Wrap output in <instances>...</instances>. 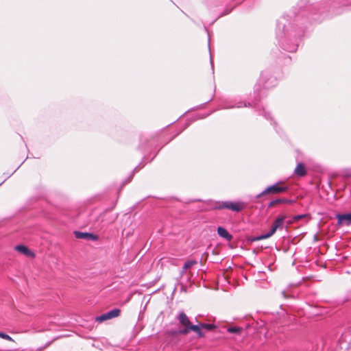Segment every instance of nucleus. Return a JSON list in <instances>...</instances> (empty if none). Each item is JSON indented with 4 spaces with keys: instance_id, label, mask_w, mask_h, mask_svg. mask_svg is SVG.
<instances>
[{
    "instance_id": "f257e3e1",
    "label": "nucleus",
    "mask_w": 351,
    "mask_h": 351,
    "mask_svg": "<svg viewBox=\"0 0 351 351\" xmlns=\"http://www.w3.org/2000/svg\"><path fill=\"white\" fill-rule=\"evenodd\" d=\"M177 319L179 323L184 327L180 332L182 334H187L189 331L192 330L196 332L199 337L203 336V333L200 331V327L198 325L191 324L189 317L184 312H180Z\"/></svg>"
},
{
    "instance_id": "f03ea898",
    "label": "nucleus",
    "mask_w": 351,
    "mask_h": 351,
    "mask_svg": "<svg viewBox=\"0 0 351 351\" xmlns=\"http://www.w3.org/2000/svg\"><path fill=\"white\" fill-rule=\"evenodd\" d=\"M245 205L242 202H222L217 206V208H228L235 212H239L243 210Z\"/></svg>"
},
{
    "instance_id": "7ed1b4c3",
    "label": "nucleus",
    "mask_w": 351,
    "mask_h": 351,
    "mask_svg": "<svg viewBox=\"0 0 351 351\" xmlns=\"http://www.w3.org/2000/svg\"><path fill=\"white\" fill-rule=\"evenodd\" d=\"M288 189L287 186H280L279 183H276L275 184H273L271 186H268L266 188L263 192L259 193L256 195V198H259L263 195L267 194V193H279L282 192H285Z\"/></svg>"
},
{
    "instance_id": "20e7f679",
    "label": "nucleus",
    "mask_w": 351,
    "mask_h": 351,
    "mask_svg": "<svg viewBox=\"0 0 351 351\" xmlns=\"http://www.w3.org/2000/svg\"><path fill=\"white\" fill-rule=\"evenodd\" d=\"M120 310L114 308L107 313H105L99 316L96 317L95 321L97 322H102L114 317H117L120 314Z\"/></svg>"
},
{
    "instance_id": "39448f33",
    "label": "nucleus",
    "mask_w": 351,
    "mask_h": 351,
    "mask_svg": "<svg viewBox=\"0 0 351 351\" xmlns=\"http://www.w3.org/2000/svg\"><path fill=\"white\" fill-rule=\"evenodd\" d=\"M339 225L349 226L351 225V213L346 214H338L336 215Z\"/></svg>"
},
{
    "instance_id": "423d86ee",
    "label": "nucleus",
    "mask_w": 351,
    "mask_h": 351,
    "mask_svg": "<svg viewBox=\"0 0 351 351\" xmlns=\"http://www.w3.org/2000/svg\"><path fill=\"white\" fill-rule=\"evenodd\" d=\"M74 233L77 239H85L88 241H96L97 239V237L96 235L90 233L77 231L75 232Z\"/></svg>"
},
{
    "instance_id": "0eeeda50",
    "label": "nucleus",
    "mask_w": 351,
    "mask_h": 351,
    "mask_svg": "<svg viewBox=\"0 0 351 351\" xmlns=\"http://www.w3.org/2000/svg\"><path fill=\"white\" fill-rule=\"evenodd\" d=\"M217 233L221 237L226 239L228 241L232 239V236L223 227H218Z\"/></svg>"
},
{
    "instance_id": "6e6552de",
    "label": "nucleus",
    "mask_w": 351,
    "mask_h": 351,
    "mask_svg": "<svg viewBox=\"0 0 351 351\" xmlns=\"http://www.w3.org/2000/svg\"><path fill=\"white\" fill-rule=\"evenodd\" d=\"M285 218V216H279L277 217L274 223V225L272 226V228H275L276 230L278 229H282Z\"/></svg>"
},
{
    "instance_id": "1a4fd4ad",
    "label": "nucleus",
    "mask_w": 351,
    "mask_h": 351,
    "mask_svg": "<svg viewBox=\"0 0 351 351\" xmlns=\"http://www.w3.org/2000/svg\"><path fill=\"white\" fill-rule=\"evenodd\" d=\"M15 250L27 256H33L34 254L25 245H19L15 247Z\"/></svg>"
},
{
    "instance_id": "9d476101",
    "label": "nucleus",
    "mask_w": 351,
    "mask_h": 351,
    "mask_svg": "<svg viewBox=\"0 0 351 351\" xmlns=\"http://www.w3.org/2000/svg\"><path fill=\"white\" fill-rule=\"evenodd\" d=\"M295 173L296 175L299 176H305L306 172L304 166L301 163L298 164L295 169Z\"/></svg>"
},
{
    "instance_id": "9b49d317",
    "label": "nucleus",
    "mask_w": 351,
    "mask_h": 351,
    "mask_svg": "<svg viewBox=\"0 0 351 351\" xmlns=\"http://www.w3.org/2000/svg\"><path fill=\"white\" fill-rule=\"evenodd\" d=\"M276 230H275V228H273L271 227V230L268 232L260 235L259 237H257L256 239L257 240H263V239L269 238L276 232Z\"/></svg>"
},
{
    "instance_id": "f8f14e48",
    "label": "nucleus",
    "mask_w": 351,
    "mask_h": 351,
    "mask_svg": "<svg viewBox=\"0 0 351 351\" xmlns=\"http://www.w3.org/2000/svg\"><path fill=\"white\" fill-rule=\"evenodd\" d=\"M291 201L287 199L281 198V199H276L275 200H273L269 202V207L274 206L275 205L280 203H291Z\"/></svg>"
},
{
    "instance_id": "ddd939ff",
    "label": "nucleus",
    "mask_w": 351,
    "mask_h": 351,
    "mask_svg": "<svg viewBox=\"0 0 351 351\" xmlns=\"http://www.w3.org/2000/svg\"><path fill=\"white\" fill-rule=\"evenodd\" d=\"M196 263H197V261H195V260H190V261H186L184 263V266H183V271L187 270L189 268H191V267H193Z\"/></svg>"
},
{
    "instance_id": "4468645a",
    "label": "nucleus",
    "mask_w": 351,
    "mask_h": 351,
    "mask_svg": "<svg viewBox=\"0 0 351 351\" xmlns=\"http://www.w3.org/2000/svg\"><path fill=\"white\" fill-rule=\"evenodd\" d=\"M200 327V330L202 328H204L208 330H211L215 328V326L210 324H200L198 325Z\"/></svg>"
},
{
    "instance_id": "2eb2a0df",
    "label": "nucleus",
    "mask_w": 351,
    "mask_h": 351,
    "mask_svg": "<svg viewBox=\"0 0 351 351\" xmlns=\"http://www.w3.org/2000/svg\"><path fill=\"white\" fill-rule=\"evenodd\" d=\"M241 330L239 327H230L228 329V331L230 333H238Z\"/></svg>"
},
{
    "instance_id": "dca6fc26",
    "label": "nucleus",
    "mask_w": 351,
    "mask_h": 351,
    "mask_svg": "<svg viewBox=\"0 0 351 351\" xmlns=\"http://www.w3.org/2000/svg\"><path fill=\"white\" fill-rule=\"evenodd\" d=\"M0 337L10 341H13V339L10 336L2 332H0Z\"/></svg>"
},
{
    "instance_id": "f3484780",
    "label": "nucleus",
    "mask_w": 351,
    "mask_h": 351,
    "mask_svg": "<svg viewBox=\"0 0 351 351\" xmlns=\"http://www.w3.org/2000/svg\"><path fill=\"white\" fill-rule=\"evenodd\" d=\"M243 106H247V105L245 104H243V102H241V101H239L237 104H235L234 106H226V108H234V107L241 108Z\"/></svg>"
},
{
    "instance_id": "a211bd4d",
    "label": "nucleus",
    "mask_w": 351,
    "mask_h": 351,
    "mask_svg": "<svg viewBox=\"0 0 351 351\" xmlns=\"http://www.w3.org/2000/svg\"><path fill=\"white\" fill-rule=\"evenodd\" d=\"M304 216H305V215H298L295 216V217H293V219H294L295 221H298V220H300V219H302V218L304 217Z\"/></svg>"
},
{
    "instance_id": "6ab92c4d",
    "label": "nucleus",
    "mask_w": 351,
    "mask_h": 351,
    "mask_svg": "<svg viewBox=\"0 0 351 351\" xmlns=\"http://www.w3.org/2000/svg\"><path fill=\"white\" fill-rule=\"evenodd\" d=\"M280 28H281L280 24V23H278V29H280Z\"/></svg>"
},
{
    "instance_id": "aec40b11",
    "label": "nucleus",
    "mask_w": 351,
    "mask_h": 351,
    "mask_svg": "<svg viewBox=\"0 0 351 351\" xmlns=\"http://www.w3.org/2000/svg\"><path fill=\"white\" fill-rule=\"evenodd\" d=\"M210 64L213 65L212 59H210Z\"/></svg>"
},
{
    "instance_id": "412c9836",
    "label": "nucleus",
    "mask_w": 351,
    "mask_h": 351,
    "mask_svg": "<svg viewBox=\"0 0 351 351\" xmlns=\"http://www.w3.org/2000/svg\"><path fill=\"white\" fill-rule=\"evenodd\" d=\"M265 117L266 118H268L267 114H265Z\"/></svg>"
},
{
    "instance_id": "4be33fe9",
    "label": "nucleus",
    "mask_w": 351,
    "mask_h": 351,
    "mask_svg": "<svg viewBox=\"0 0 351 351\" xmlns=\"http://www.w3.org/2000/svg\"><path fill=\"white\" fill-rule=\"evenodd\" d=\"M348 176H351V172L348 174Z\"/></svg>"
}]
</instances>
